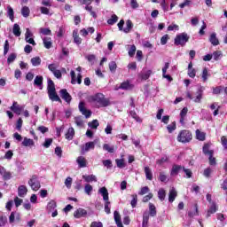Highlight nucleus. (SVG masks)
Masks as SVG:
<instances>
[{"mask_svg": "<svg viewBox=\"0 0 227 227\" xmlns=\"http://www.w3.org/2000/svg\"><path fill=\"white\" fill-rule=\"evenodd\" d=\"M48 97L51 102H61V98L56 92V86L54 85V82L51 79H48Z\"/></svg>", "mask_w": 227, "mask_h": 227, "instance_id": "1", "label": "nucleus"}, {"mask_svg": "<svg viewBox=\"0 0 227 227\" xmlns=\"http://www.w3.org/2000/svg\"><path fill=\"white\" fill-rule=\"evenodd\" d=\"M91 100L100 107H107V106H109V100L106 99L102 93H98L92 96Z\"/></svg>", "mask_w": 227, "mask_h": 227, "instance_id": "2", "label": "nucleus"}, {"mask_svg": "<svg viewBox=\"0 0 227 227\" xmlns=\"http://www.w3.org/2000/svg\"><path fill=\"white\" fill-rule=\"evenodd\" d=\"M177 141L179 143H190L192 141V134L187 129L182 130L177 136Z\"/></svg>", "mask_w": 227, "mask_h": 227, "instance_id": "3", "label": "nucleus"}, {"mask_svg": "<svg viewBox=\"0 0 227 227\" xmlns=\"http://www.w3.org/2000/svg\"><path fill=\"white\" fill-rule=\"evenodd\" d=\"M187 42H189V35L185 32L177 35L174 39L175 45H181V47H184Z\"/></svg>", "mask_w": 227, "mask_h": 227, "instance_id": "4", "label": "nucleus"}, {"mask_svg": "<svg viewBox=\"0 0 227 227\" xmlns=\"http://www.w3.org/2000/svg\"><path fill=\"white\" fill-rule=\"evenodd\" d=\"M28 185L31 187L32 191H38L40 190V187H42V184H40V180L36 176H31V178L28 180Z\"/></svg>", "mask_w": 227, "mask_h": 227, "instance_id": "5", "label": "nucleus"}, {"mask_svg": "<svg viewBox=\"0 0 227 227\" xmlns=\"http://www.w3.org/2000/svg\"><path fill=\"white\" fill-rule=\"evenodd\" d=\"M11 111L12 113H15V114H20L22 111H24V106H20V104L17 101H13L12 106L10 107Z\"/></svg>", "mask_w": 227, "mask_h": 227, "instance_id": "6", "label": "nucleus"}, {"mask_svg": "<svg viewBox=\"0 0 227 227\" xmlns=\"http://www.w3.org/2000/svg\"><path fill=\"white\" fill-rule=\"evenodd\" d=\"M71 83L73 84H81L82 82V75H81V73L78 74L77 79L75 78V71H71Z\"/></svg>", "mask_w": 227, "mask_h": 227, "instance_id": "7", "label": "nucleus"}, {"mask_svg": "<svg viewBox=\"0 0 227 227\" xmlns=\"http://www.w3.org/2000/svg\"><path fill=\"white\" fill-rule=\"evenodd\" d=\"M79 111L85 116V118H90L91 116V111L86 109V106H84V102H80L79 104Z\"/></svg>", "mask_w": 227, "mask_h": 227, "instance_id": "8", "label": "nucleus"}, {"mask_svg": "<svg viewBox=\"0 0 227 227\" xmlns=\"http://www.w3.org/2000/svg\"><path fill=\"white\" fill-rule=\"evenodd\" d=\"M59 93H60L61 98H63V100H65V102H67V104H70V102L72 100V96H70L68 91H67V89L60 90Z\"/></svg>", "mask_w": 227, "mask_h": 227, "instance_id": "9", "label": "nucleus"}, {"mask_svg": "<svg viewBox=\"0 0 227 227\" xmlns=\"http://www.w3.org/2000/svg\"><path fill=\"white\" fill-rule=\"evenodd\" d=\"M98 192L102 195L104 201H109V192L107 191V188L101 187L98 189Z\"/></svg>", "mask_w": 227, "mask_h": 227, "instance_id": "10", "label": "nucleus"}, {"mask_svg": "<svg viewBox=\"0 0 227 227\" xmlns=\"http://www.w3.org/2000/svg\"><path fill=\"white\" fill-rule=\"evenodd\" d=\"M203 91H205V87L200 86L197 91L196 98L193 99V102L196 104H200L201 102V98H203Z\"/></svg>", "mask_w": 227, "mask_h": 227, "instance_id": "11", "label": "nucleus"}, {"mask_svg": "<svg viewBox=\"0 0 227 227\" xmlns=\"http://www.w3.org/2000/svg\"><path fill=\"white\" fill-rule=\"evenodd\" d=\"M95 142H87L82 147V152L85 153V152H90V150H95Z\"/></svg>", "mask_w": 227, "mask_h": 227, "instance_id": "12", "label": "nucleus"}, {"mask_svg": "<svg viewBox=\"0 0 227 227\" xmlns=\"http://www.w3.org/2000/svg\"><path fill=\"white\" fill-rule=\"evenodd\" d=\"M73 38H74V43H76V45H81V43H82V39L79 36L78 29H74L73 31Z\"/></svg>", "mask_w": 227, "mask_h": 227, "instance_id": "13", "label": "nucleus"}, {"mask_svg": "<svg viewBox=\"0 0 227 227\" xmlns=\"http://www.w3.org/2000/svg\"><path fill=\"white\" fill-rule=\"evenodd\" d=\"M182 169H184V167H182L180 165H173L172 169L170 171V176H176V175H178V173H180V171H182Z\"/></svg>", "mask_w": 227, "mask_h": 227, "instance_id": "14", "label": "nucleus"}, {"mask_svg": "<svg viewBox=\"0 0 227 227\" xmlns=\"http://www.w3.org/2000/svg\"><path fill=\"white\" fill-rule=\"evenodd\" d=\"M189 109L187 107H184L181 110L180 113V121L179 122L181 123V125H184L185 123V117L187 116V113H188Z\"/></svg>", "mask_w": 227, "mask_h": 227, "instance_id": "15", "label": "nucleus"}, {"mask_svg": "<svg viewBox=\"0 0 227 227\" xmlns=\"http://www.w3.org/2000/svg\"><path fill=\"white\" fill-rule=\"evenodd\" d=\"M176 196H178V193L176 192V190L175 188H171L168 192V201L169 203H173L175 201Z\"/></svg>", "mask_w": 227, "mask_h": 227, "instance_id": "16", "label": "nucleus"}, {"mask_svg": "<svg viewBox=\"0 0 227 227\" xmlns=\"http://www.w3.org/2000/svg\"><path fill=\"white\" fill-rule=\"evenodd\" d=\"M114 219L115 221V223L117 224V227H123V223H121V216L120 215V213L118 211H114Z\"/></svg>", "mask_w": 227, "mask_h": 227, "instance_id": "17", "label": "nucleus"}, {"mask_svg": "<svg viewBox=\"0 0 227 227\" xmlns=\"http://www.w3.org/2000/svg\"><path fill=\"white\" fill-rule=\"evenodd\" d=\"M27 194V187L26 185H20L18 188V196L24 198Z\"/></svg>", "mask_w": 227, "mask_h": 227, "instance_id": "18", "label": "nucleus"}, {"mask_svg": "<svg viewBox=\"0 0 227 227\" xmlns=\"http://www.w3.org/2000/svg\"><path fill=\"white\" fill-rule=\"evenodd\" d=\"M126 49L128 51V54H129V58H134V56L136 55V51H137L136 45L128 44L126 46Z\"/></svg>", "mask_w": 227, "mask_h": 227, "instance_id": "19", "label": "nucleus"}, {"mask_svg": "<svg viewBox=\"0 0 227 227\" xmlns=\"http://www.w3.org/2000/svg\"><path fill=\"white\" fill-rule=\"evenodd\" d=\"M209 208L207 210V217H210L212 214H215L217 212V204L215 202H212L209 204Z\"/></svg>", "mask_w": 227, "mask_h": 227, "instance_id": "20", "label": "nucleus"}, {"mask_svg": "<svg viewBox=\"0 0 227 227\" xmlns=\"http://www.w3.org/2000/svg\"><path fill=\"white\" fill-rule=\"evenodd\" d=\"M57 207H58V204H56V200H50L46 207V210L48 211V214H50V212H53V210H56Z\"/></svg>", "mask_w": 227, "mask_h": 227, "instance_id": "21", "label": "nucleus"}, {"mask_svg": "<svg viewBox=\"0 0 227 227\" xmlns=\"http://www.w3.org/2000/svg\"><path fill=\"white\" fill-rule=\"evenodd\" d=\"M76 162L79 166V168H86L88 161L86 160V158H84V156H79L76 159Z\"/></svg>", "mask_w": 227, "mask_h": 227, "instance_id": "22", "label": "nucleus"}, {"mask_svg": "<svg viewBox=\"0 0 227 227\" xmlns=\"http://www.w3.org/2000/svg\"><path fill=\"white\" fill-rule=\"evenodd\" d=\"M88 212H86V209L79 208L74 213V215L76 219H81V217H84Z\"/></svg>", "mask_w": 227, "mask_h": 227, "instance_id": "23", "label": "nucleus"}, {"mask_svg": "<svg viewBox=\"0 0 227 227\" xmlns=\"http://www.w3.org/2000/svg\"><path fill=\"white\" fill-rule=\"evenodd\" d=\"M74 136H75V130L74 128H69L66 133V139H67V141H72L74 139Z\"/></svg>", "mask_w": 227, "mask_h": 227, "instance_id": "24", "label": "nucleus"}, {"mask_svg": "<svg viewBox=\"0 0 227 227\" xmlns=\"http://www.w3.org/2000/svg\"><path fill=\"white\" fill-rule=\"evenodd\" d=\"M132 27H134V24L132 23V20H128L126 21V27L122 29L123 33H130L132 31Z\"/></svg>", "mask_w": 227, "mask_h": 227, "instance_id": "25", "label": "nucleus"}, {"mask_svg": "<svg viewBox=\"0 0 227 227\" xmlns=\"http://www.w3.org/2000/svg\"><path fill=\"white\" fill-rule=\"evenodd\" d=\"M43 43L45 49H51L52 47V39L51 37H43Z\"/></svg>", "mask_w": 227, "mask_h": 227, "instance_id": "26", "label": "nucleus"}, {"mask_svg": "<svg viewBox=\"0 0 227 227\" xmlns=\"http://www.w3.org/2000/svg\"><path fill=\"white\" fill-rule=\"evenodd\" d=\"M34 84L38 86L42 90V85L43 84V76H36L34 80Z\"/></svg>", "mask_w": 227, "mask_h": 227, "instance_id": "27", "label": "nucleus"}, {"mask_svg": "<svg viewBox=\"0 0 227 227\" xmlns=\"http://www.w3.org/2000/svg\"><path fill=\"white\" fill-rule=\"evenodd\" d=\"M82 178L88 184H90V182H97V176L95 175H89V176L83 175Z\"/></svg>", "mask_w": 227, "mask_h": 227, "instance_id": "28", "label": "nucleus"}, {"mask_svg": "<svg viewBox=\"0 0 227 227\" xmlns=\"http://www.w3.org/2000/svg\"><path fill=\"white\" fill-rule=\"evenodd\" d=\"M195 134H196V138L199 140V141H205V138L207 137V134H205V132H202L200 131V129H197L195 131Z\"/></svg>", "mask_w": 227, "mask_h": 227, "instance_id": "29", "label": "nucleus"}, {"mask_svg": "<svg viewBox=\"0 0 227 227\" xmlns=\"http://www.w3.org/2000/svg\"><path fill=\"white\" fill-rule=\"evenodd\" d=\"M12 33L14 36H20V35H22V32H20V26H19V24L15 23L13 25Z\"/></svg>", "mask_w": 227, "mask_h": 227, "instance_id": "30", "label": "nucleus"}, {"mask_svg": "<svg viewBox=\"0 0 227 227\" xmlns=\"http://www.w3.org/2000/svg\"><path fill=\"white\" fill-rule=\"evenodd\" d=\"M212 58L215 61H219V59H223V51H214L212 54Z\"/></svg>", "mask_w": 227, "mask_h": 227, "instance_id": "31", "label": "nucleus"}, {"mask_svg": "<svg viewBox=\"0 0 227 227\" xmlns=\"http://www.w3.org/2000/svg\"><path fill=\"white\" fill-rule=\"evenodd\" d=\"M22 145L23 146H35V141L31 138L24 137Z\"/></svg>", "mask_w": 227, "mask_h": 227, "instance_id": "32", "label": "nucleus"}, {"mask_svg": "<svg viewBox=\"0 0 227 227\" xmlns=\"http://www.w3.org/2000/svg\"><path fill=\"white\" fill-rule=\"evenodd\" d=\"M30 61L33 67H40L42 65V59L40 57H34Z\"/></svg>", "mask_w": 227, "mask_h": 227, "instance_id": "33", "label": "nucleus"}, {"mask_svg": "<svg viewBox=\"0 0 227 227\" xmlns=\"http://www.w3.org/2000/svg\"><path fill=\"white\" fill-rule=\"evenodd\" d=\"M203 153L205 155H214V151L210 150V145H208V144L204 145Z\"/></svg>", "mask_w": 227, "mask_h": 227, "instance_id": "34", "label": "nucleus"}, {"mask_svg": "<svg viewBox=\"0 0 227 227\" xmlns=\"http://www.w3.org/2000/svg\"><path fill=\"white\" fill-rule=\"evenodd\" d=\"M121 90H132L134 88V85L130 84L129 81L123 82L121 86Z\"/></svg>", "mask_w": 227, "mask_h": 227, "instance_id": "35", "label": "nucleus"}, {"mask_svg": "<svg viewBox=\"0 0 227 227\" xmlns=\"http://www.w3.org/2000/svg\"><path fill=\"white\" fill-rule=\"evenodd\" d=\"M150 75H152V70H147L140 74V78L142 81H146L150 79Z\"/></svg>", "mask_w": 227, "mask_h": 227, "instance_id": "36", "label": "nucleus"}, {"mask_svg": "<svg viewBox=\"0 0 227 227\" xmlns=\"http://www.w3.org/2000/svg\"><path fill=\"white\" fill-rule=\"evenodd\" d=\"M103 150H105V152H108V153H114V145L105 144L103 145Z\"/></svg>", "mask_w": 227, "mask_h": 227, "instance_id": "37", "label": "nucleus"}, {"mask_svg": "<svg viewBox=\"0 0 227 227\" xmlns=\"http://www.w3.org/2000/svg\"><path fill=\"white\" fill-rule=\"evenodd\" d=\"M145 173L147 180L153 179V174L152 173V169L149 167H145Z\"/></svg>", "mask_w": 227, "mask_h": 227, "instance_id": "38", "label": "nucleus"}, {"mask_svg": "<svg viewBox=\"0 0 227 227\" xmlns=\"http://www.w3.org/2000/svg\"><path fill=\"white\" fill-rule=\"evenodd\" d=\"M14 12H13V8H12V6L8 5L7 6V15L10 19V20H12V22H13V19H15L14 17Z\"/></svg>", "mask_w": 227, "mask_h": 227, "instance_id": "39", "label": "nucleus"}, {"mask_svg": "<svg viewBox=\"0 0 227 227\" xmlns=\"http://www.w3.org/2000/svg\"><path fill=\"white\" fill-rule=\"evenodd\" d=\"M98 125H100V123L98 122V120H93L92 121H90L88 123V127H90V129H98Z\"/></svg>", "mask_w": 227, "mask_h": 227, "instance_id": "40", "label": "nucleus"}, {"mask_svg": "<svg viewBox=\"0 0 227 227\" xmlns=\"http://www.w3.org/2000/svg\"><path fill=\"white\" fill-rule=\"evenodd\" d=\"M84 192L88 196H91V192H93V186H91L90 184H86L84 186Z\"/></svg>", "mask_w": 227, "mask_h": 227, "instance_id": "41", "label": "nucleus"}, {"mask_svg": "<svg viewBox=\"0 0 227 227\" xmlns=\"http://www.w3.org/2000/svg\"><path fill=\"white\" fill-rule=\"evenodd\" d=\"M116 22H118V16H116V14L112 15L107 20V24H109V26H114Z\"/></svg>", "mask_w": 227, "mask_h": 227, "instance_id": "42", "label": "nucleus"}, {"mask_svg": "<svg viewBox=\"0 0 227 227\" xmlns=\"http://www.w3.org/2000/svg\"><path fill=\"white\" fill-rule=\"evenodd\" d=\"M158 198L160 201H164L166 200V191L164 189H160L158 192Z\"/></svg>", "mask_w": 227, "mask_h": 227, "instance_id": "43", "label": "nucleus"}, {"mask_svg": "<svg viewBox=\"0 0 227 227\" xmlns=\"http://www.w3.org/2000/svg\"><path fill=\"white\" fill-rule=\"evenodd\" d=\"M149 210H150V215H152V217H155V215H157V210L155 208V205L149 203Z\"/></svg>", "mask_w": 227, "mask_h": 227, "instance_id": "44", "label": "nucleus"}, {"mask_svg": "<svg viewBox=\"0 0 227 227\" xmlns=\"http://www.w3.org/2000/svg\"><path fill=\"white\" fill-rule=\"evenodd\" d=\"M209 42L212 45H219V39L215 36V34H212L209 38Z\"/></svg>", "mask_w": 227, "mask_h": 227, "instance_id": "45", "label": "nucleus"}, {"mask_svg": "<svg viewBox=\"0 0 227 227\" xmlns=\"http://www.w3.org/2000/svg\"><path fill=\"white\" fill-rule=\"evenodd\" d=\"M210 76V74H208V70L205 67L202 70V81L203 82H207V81H208V77Z\"/></svg>", "mask_w": 227, "mask_h": 227, "instance_id": "46", "label": "nucleus"}, {"mask_svg": "<svg viewBox=\"0 0 227 227\" xmlns=\"http://www.w3.org/2000/svg\"><path fill=\"white\" fill-rule=\"evenodd\" d=\"M29 13H31L29 7H27V6L22 7L21 15H23L25 18H27V17H29Z\"/></svg>", "mask_w": 227, "mask_h": 227, "instance_id": "47", "label": "nucleus"}, {"mask_svg": "<svg viewBox=\"0 0 227 227\" xmlns=\"http://www.w3.org/2000/svg\"><path fill=\"white\" fill-rule=\"evenodd\" d=\"M17 59V53H11L7 59L8 65L13 63Z\"/></svg>", "mask_w": 227, "mask_h": 227, "instance_id": "48", "label": "nucleus"}, {"mask_svg": "<svg viewBox=\"0 0 227 227\" xmlns=\"http://www.w3.org/2000/svg\"><path fill=\"white\" fill-rule=\"evenodd\" d=\"M159 180L165 183L169 182L168 176H166V172H160Z\"/></svg>", "mask_w": 227, "mask_h": 227, "instance_id": "49", "label": "nucleus"}, {"mask_svg": "<svg viewBox=\"0 0 227 227\" xmlns=\"http://www.w3.org/2000/svg\"><path fill=\"white\" fill-rule=\"evenodd\" d=\"M40 33L46 36H51V35H52V31H51L49 28H43V27L40 28Z\"/></svg>", "mask_w": 227, "mask_h": 227, "instance_id": "50", "label": "nucleus"}, {"mask_svg": "<svg viewBox=\"0 0 227 227\" xmlns=\"http://www.w3.org/2000/svg\"><path fill=\"white\" fill-rule=\"evenodd\" d=\"M10 51V43L8 40H5L4 44V56H6Z\"/></svg>", "mask_w": 227, "mask_h": 227, "instance_id": "51", "label": "nucleus"}, {"mask_svg": "<svg viewBox=\"0 0 227 227\" xmlns=\"http://www.w3.org/2000/svg\"><path fill=\"white\" fill-rule=\"evenodd\" d=\"M118 67L116 66V62L112 61L109 63V70L112 72V74H114L116 72V68Z\"/></svg>", "mask_w": 227, "mask_h": 227, "instance_id": "52", "label": "nucleus"}, {"mask_svg": "<svg viewBox=\"0 0 227 227\" xmlns=\"http://www.w3.org/2000/svg\"><path fill=\"white\" fill-rule=\"evenodd\" d=\"M167 129L169 132V134H171L173 130H176V122L174 121L171 124L168 125Z\"/></svg>", "mask_w": 227, "mask_h": 227, "instance_id": "53", "label": "nucleus"}, {"mask_svg": "<svg viewBox=\"0 0 227 227\" xmlns=\"http://www.w3.org/2000/svg\"><path fill=\"white\" fill-rule=\"evenodd\" d=\"M105 212L106 214H111V202L109 200L105 201Z\"/></svg>", "mask_w": 227, "mask_h": 227, "instance_id": "54", "label": "nucleus"}, {"mask_svg": "<svg viewBox=\"0 0 227 227\" xmlns=\"http://www.w3.org/2000/svg\"><path fill=\"white\" fill-rule=\"evenodd\" d=\"M74 123L75 125H77V127H82L84 125V121H82V119L81 117H75Z\"/></svg>", "mask_w": 227, "mask_h": 227, "instance_id": "55", "label": "nucleus"}, {"mask_svg": "<svg viewBox=\"0 0 227 227\" xmlns=\"http://www.w3.org/2000/svg\"><path fill=\"white\" fill-rule=\"evenodd\" d=\"M72 182H73V179L72 177L68 176L66 178L65 180V185L67 189H71L72 187Z\"/></svg>", "mask_w": 227, "mask_h": 227, "instance_id": "56", "label": "nucleus"}, {"mask_svg": "<svg viewBox=\"0 0 227 227\" xmlns=\"http://www.w3.org/2000/svg\"><path fill=\"white\" fill-rule=\"evenodd\" d=\"M117 168H125V160L123 159H117L115 160Z\"/></svg>", "mask_w": 227, "mask_h": 227, "instance_id": "57", "label": "nucleus"}, {"mask_svg": "<svg viewBox=\"0 0 227 227\" xmlns=\"http://www.w3.org/2000/svg\"><path fill=\"white\" fill-rule=\"evenodd\" d=\"M129 114H130V116H131L134 120H136V121H138V122H141V121H141V118H139V116L137 115V114H136L135 111H130V112H129Z\"/></svg>", "mask_w": 227, "mask_h": 227, "instance_id": "58", "label": "nucleus"}, {"mask_svg": "<svg viewBox=\"0 0 227 227\" xmlns=\"http://www.w3.org/2000/svg\"><path fill=\"white\" fill-rule=\"evenodd\" d=\"M103 165L105 168H107V169H111V168H113V161H111V160H103Z\"/></svg>", "mask_w": 227, "mask_h": 227, "instance_id": "59", "label": "nucleus"}, {"mask_svg": "<svg viewBox=\"0 0 227 227\" xmlns=\"http://www.w3.org/2000/svg\"><path fill=\"white\" fill-rule=\"evenodd\" d=\"M188 215H189V217H195V215H198V206L197 205H195L193 211H190L188 213Z\"/></svg>", "mask_w": 227, "mask_h": 227, "instance_id": "60", "label": "nucleus"}, {"mask_svg": "<svg viewBox=\"0 0 227 227\" xmlns=\"http://www.w3.org/2000/svg\"><path fill=\"white\" fill-rule=\"evenodd\" d=\"M13 157V151L9 150L4 154V159H7L8 160H12V158Z\"/></svg>", "mask_w": 227, "mask_h": 227, "instance_id": "61", "label": "nucleus"}, {"mask_svg": "<svg viewBox=\"0 0 227 227\" xmlns=\"http://www.w3.org/2000/svg\"><path fill=\"white\" fill-rule=\"evenodd\" d=\"M148 219H150V216L148 215V213H144L143 226H146V224H148Z\"/></svg>", "mask_w": 227, "mask_h": 227, "instance_id": "62", "label": "nucleus"}, {"mask_svg": "<svg viewBox=\"0 0 227 227\" xmlns=\"http://www.w3.org/2000/svg\"><path fill=\"white\" fill-rule=\"evenodd\" d=\"M221 142L225 150H227V137L225 136L222 137Z\"/></svg>", "mask_w": 227, "mask_h": 227, "instance_id": "63", "label": "nucleus"}, {"mask_svg": "<svg viewBox=\"0 0 227 227\" xmlns=\"http://www.w3.org/2000/svg\"><path fill=\"white\" fill-rule=\"evenodd\" d=\"M90 227H104L102 222H92Z\"/></svg>", "mask_w": 227, "mask_h": 227, "instance_id": "64", "label": "nucleus"}]
</instances>
